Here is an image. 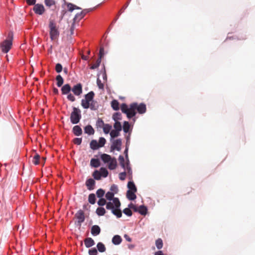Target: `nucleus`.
Instances as JSON below:
<instances>
[{"mask_svg": "<svg viewBox=\"0 0 255 255\" xmlns=\"http://www.w3.org/2000/svg\"><path fill=\"white\" fill-rule=\"evenodd\" d=\"M136 192L128 190L127 192V197L129 200H134L136 199V196L135 194Z\"/></svg>", "mask_w": 255, "mask_h": 255, "instance_id": "nucleus-23", "label": "nucleus"}, {"mask_svg": "<svg viewBox=\"0 0 255 255\" xmlns=\"http://www.w3.org/2000/svg\"><path fill=\"white\" fill-rule=\"evenodd\" d=\"M106 200L103 198H101L98 201V204L100 206H103L105 205H106Z\"/></svg>", "mask_w": 255, "mask_h": 255, "instance_id": "nucleus-55", "label": "nucleus"}, {"mask_svg": "<svg viewBox=\"0 0 255 255\" xmlns=\"http://www.w3.org/2000/svg\"><path fill=\"white\" fill-rule=\"evenodd\" d=\"M100 172L101 177H107L108 175L109 172L107 169L104 167H101L100 169Z\"/></svg>", "mask_w": 255, "mask_h": 255, "instance_id": "nucleus-36", "label": "nucleus"}, {"mask_svg": "<svg viewBox=\"0 0 255 255\" xmlns=\"http://www.w3.org/2000/svg\"><path fill=\"white\" fill-rule=\"evenodd\" d=\"M67 98L71 102H74L76 100L75 97L70 93L67 94Z\"/></svg>", "mask_w": 255, "mask_h": 255, "instance_id": "nucleus-60", "label": "nucleus"}, {"mask_svg": "<svg viewBox=\"0 0 255 255\" xmlns=\"http://www.w3.org/2000/svg\"><path fill=\"white\" fill-rule=\"evenodd\" d=\"M95 9V7L84 9L81 11L83 14V16H85L87 13L93 11Z\"/></svg>", "mask_w": 255, "mask_h": 255, "instance_id": "nucleus-51", "label": "nucleus"}, {"mask_svg": "<svg viewBox=\"0 0 255 255\" xmlns=\"http://www.w3.org/2000/svg\"><path fill=\"white\" fill-rule=\"evenodd\" d=\"M111 106L113 110L118 111L119 110V103L116 100H114L111 102Z\"/></svg>", "mask_w": 255, "mask_h": 255, "instance_id": "nucleus-33", "label": "nucleus"}, {"mask_svg": "<svg viewBox=\"0 0 255 255\" xmlns=\"http://www.w3.org/2000/svg\"><path fill=\"white\" fill-rule=\"evenodd\" d=\"M97 84L100 89L103 90L104 89V84L102 83L101 80L99 78H98L97 80Z\"/></svg>", "mask_w": 255, "mask_h": 255, "instance_id": "nucleus-59", "label": "nucleus"}, {"mask_svg": "<svg viewBox=\"0 0 255 255\" xmlns=\"http://www.w3.org/2000/svg\"><path fill=\"white\" fill-rule=\"evenodd\" d=\"M108 168L110 170L116 169L117 165V161L115 157L112 158L111 160L108 163Z\"/></svg>", "mask_w": 255, "mask_h": 255, "instance_id": "nucleus-19", "label": "nucleus"}, {"mask_svg": "<svg viewBox=\"0 0 255 255\" xmlns=\"http://www.w3.org/2000/svg\"><path fill=\"white\" fill-rule=\"evenodd\" d=\"M101 62V60L100 59H98L96 61V63L92 65L90 67L91 69H95L99 67Z\"/></svg>", "mask_w": 255, "mask_h": 255, "instance_id": "nucleus-46", "label": "nucleus"}, {"mask_svg": "<svg viewBox=\"0 0 255 255\" xmlns=\"http://www.w3.org/2000/svg\"><path fill=\"white\" fill-rule=\"evenodd\" d=\"M84 132L89 135H92L94 133V129L91 125H88L84 128Z\"/></svg>", "mask_w": 255, "mask_h": 255, "instance_id": "nucleus-22", "label": "nucleus"}, {"mask_svg": "<svg viewBox=\"0 0 255 255\" xmlns=\"http://www.w3.org/2000/svg\"><path fill=\"white\" fill-rule=\"evenodd\" d=\"M90 164L92 167L97 168L100 166V162L98 159L92 158L91 160Z\"/></svg>", "mask_w": 255, "mask_h": 255, "instance_id": "nucleus-26", "label": "nucleus"}, {"mask_svg": "<svg viewBox=\"0 0 255 255\" xmlns=\"http://www.w3.org/2000/svg\"><path fill=\"white\" fill-rule=\"evenodd\" d=\"M95 93L93 91H90L85 95V99L81 100V106L85 109H89V103L94 100Z\"/></svg>", "mask_w": 255, "mask_h": 255, "instance_id": "nucleus-5", "label": "nucleus"}, {"mask_svg": "<svg viewBox=\"0 0 255 255\" xmlns=\"http://www.w3.org/2000/svg\"><path fill=\"white\" fill-rule=\"evenodd\" d=\"M128 188L129 189L128 190H130L133 192H136V187L133 181H129L128 183Z\"/></svg>", "mask_w": 255, "mask_h": 255, "instance_id": "nucleus-30", "label": "nucleus"}, {"mask_svg": "<svg viewBox=\"0 0 255 255\" xmlns=\"http://www.w3.org/2000/svg\"><path fill=\"white\" fill-rule=\"evenodd\" d=\"M56 80L57 81V86L58 87H60L63 84L64 80L60 75H58L56 77Z\"/></svg>", "mask_w": 255, "mask_h": 255, "instance_id": "nucleus-31", "label": "nucleus"}, {"mask_svg": "<svg viewBox=\"0 0 255 255\" xmlns=\"http://www.w3.org/2000/svg\"><path fill=\"white\" fill-rule=\"evenodd\" d=\"M122 114L119 112L115 113L113 115V119L115 121H118V120H121L122 119Z\"/></svg>", "mask_w": 255, "mask_h": 255, "instance_id": "nucleus-37", "label": "nucleus"}, {"mask_svg": "<svg viewBox=\"0 0 255 255\" xmlns=\"http://www.w3.org/2000/svg\"><path fill=\"white\" fill-rule=\"evenodd\" d=\"M75 217L77 219L78 225L80 226L81 224L84 222L85 219L83 211L79 210L75 214Z\"/></svg>", "mask_w": 255, "mask_h": 255, "instance_id": "nucleus-9", "label": "nucleus"}, {"mask_svg": "<svg viewBox=\"0 0 255 255\" xmlns=\"http://www.w3.org/2000/svg\"><path fill=\"white\" fill-rule=\"evenodd\" d=\"M72 132L75 136H78L82 134V129L79 126L76 125L73 128Z\"/></svg>", "mask_w": 255, "mask_h": 255, "instance_id": "nucleus-14", "label": "nucleus"}, {"mask_svg": "<svg viewBox=\"0 0 255 255\" xmlns=\"http://www.w3.org/2000/svg\"><path fill=\"white\" fill-rule=\"evenodd\" d=\"M81 112L80 109L76 107L73 108V111L70 115V121L73 124L79 123L81 119Z\"/></svg>", "mask_w": 255, "mask_h": 255, "instance_id": "nucleus-4", "label": "nucleus"}, {"mask_svg": "<svg viewBox=\"0 0 255 255\" xmlns=\"http://www.w3.org/2000/svg\"><path fill=\"white\" fill-rule=\"evenodd\" d=\"M91 232L93 236H96L100 234L101 232V229L99 226L94 225L91 228Z\"/></svg>", "mask_w": 255, "mask_h": 255, "instance_id": "nucleus-16", "label": "nucleus"}, {"mask_svg": "<svg viewBox=\"0 0 255 255\" xmlns=\"http://www.w3.org/2000/svg\"><path fill=\"white\" fill-rule=\"evenodd\" d=\"M90 107L89 108L92 111H96L99 108V105L97 101L93 100L89 103Z\"/></svg>", "mask_w": 255, "mask_h": 255, "instance_id": "nucleus-20", "label": "nucleus"}, {"mask_svg": "<svg viewBox=\"0 0 255 255\" xmlns=\"http://www.w3.org/2000/svg\"><path fill=\"white\" fill-rule=\"evenodd\" d=\"M106 142V139L103 137H101L99 138L98 145L99 146V147H101L104 146Z\"/></svg>", "mask_w": 255, "mask_h": 255, "instance_id": "nucleus-48", "label": "nucleus"}, {"mask_svg": "<svg viewBox=\"0 0 255 255\" xmlns=\"http://www.w3.org/2000/svg\"><path fill=\"white\" fill-rule=\"evenodd\" d=\"M126 173L125 171L119 174V178L121 180H124L126 179Z\"/></svg>", "mask_w": 255, "mask_h": 255, "instance_id": "nucleus-62", "label": "nucleus"}, {"mask_svg": "<svg viewBox=\"0 0 255 255\" xmlns=\"http://www.w3.org/2000/svg\"><path fill=\"white\" fill-rule=\"evenodd\" d=\"M71 91L73 92L74 94L76 96H80L82 93V85L81 83H78L74 85Z\"/></svg>", "mask_w": 255, "mask_h": 255, "instance_id": "nucleus-11", "label": "nucleus"}, {"mask_svg": "<svg viewBox=\"0 0 255 255\" xmlns=\"http://www.w3.org/2000/svg\"><path fill=\"white\" fill-rule=\"evenodd\" d=\"M130 125L128 122L125 121L123 125V130L125 133H129L131 130H129Z\"/></svg>", "mask_w": 255, "mask_h": 255, "instance_id": "nucleus-29", "label": "nucleus"}, {"mask_svg": "<svg viewBox=\"0 0 255 255\" xmlns=\"http://www.w3.org/2000/svg\"><path fill=\"white\" fill-rule=\"evenodd\" d=\"M96 214L99 216H104L106 213V210L103 207H98L96 211Z\"/></svg>", "mask_w": 255, "mask_h": 255, "instance_id": "nucleus-35", "label": "nucleus"}, {"mask_svg": "<svg viewBox=\"0 0 255 255\" xmlns=\"http://www.w3.org/2000/svg\"><path fill=\"white\" fill-rule=\"evenodd\" d=\"M156 248L158 249H161L163 247L162 240L161 239H158L155 242Z\"/></svg>", "mask_w": 255, "mask_h": 255, "instance_id": "nucleus-45", "label": "nucleus"}, {"mask_svg": "<svg viewBox=\"0 0 255 255\" xmlns=\"http://www.w3.org/2000/svg\"><path fill=\"white\" fill-rule=\"evenodd\" d=\"M110 190L112 192L114 193V194L117 193L119 190L118 186L115 184L112 185L111 186Z\"/></svg>", "mask_w": 255, "mask_h": 255, "instance_id": "nucleus-52", "label": "nucleus"}, {"mask_svg": "<svg viewBox=\"0 0 255 255\" xmlns=\"http://www.w3.org/2000/svg\"><path fill=\"white\" fill-rule=\"evenodd\" d=\"M93 176L95 180H99L101 179V176L100 171L95 170L93 173Z\"/></svg>", "mask_w": 255, "mask_h": 255, "instance_id": "nucleus-38", "label": "nucleus"}, {"mask_svg": "<svg viewBox=\"0 0 255 255\" xmlns=\"http://www.w3.org/2000/svg\"><path fill=\"white\" fill-rule=\"evenodd\" d=\"M55 70L57 73H60L62 70V66L60 63L56 64L55 66Z\"/></svg>", "mask_w": 255, "mask_h": 255, "instance_id": "nucleus-58", "label": "nucleus"}, {"mask_svg": "<svg viewBox=\"0 0 255 255\" xmlns=\"http://www.w3.org/2000/svg\"><path fill=\"white\" fill-rule=\"evenodd\" d=\"M128 146H126L125 150L124 151V154L125 155V157L127 160L126 163L125 162V159L123 155H120L119 157V160L120 162V164L121 166V167L124 168V169H126L127 170V172L128 174H132V171L131 167L129 165V161L128 160Z\"/></svg>", "mask_w": 255, "mask_h": 255, "instance_id": "nucleus-2", "label": "nucleus"}, {"mask_svg": "<svg viewBox=\"0 0 255 255\" xmlns=\"http://www.w3.org/2000/svg\"><path fill=\"white\" fill-rule=\"evenodd\" d=\"M85 245L86 248H89L95 245V242L91 238H87L84 240Z\"/></svg>", "mask_w": 255, "mask_h": 255, "instance_id": "nucleus-17", "label": "nucleus"}, {"mask_svg": "<svg viewBox=\"0 0 255 255\" xmlns=\"http://www.w3.org/2000/svg\"><path fill=\"white\" fill-rule=\"evenodd\" d=\"M120 207L121 203L118 198H114L112 202L110 201L106 204V209L111 210L112 213L118 218H120L122 216V212Z\"/></svg>", "mask_w": 255, "mask_h": 255, "instance_id": "nucleus-1", "label": "nucleus"}, {"mask_svg": "<svg viewBox=\"0 0 255 255\" xmlns=\"http://www.w3.org/2000/svg\"><path fill=\"white\" fill-rule=\"evenodd\" d=\"M45 4L48 6L55 4V1H45Z\"/></svg>", "mask_w": 255, "mask_h": 255, "instance_id": "nucleus-64", "label": "nucleus"}, {"mask_svg": "<svg viewBox=\"0 0 255 255\" xmlns=\"http://www.w3.org/2000/svg\"><path fill=\"white\" fill-rule=\"evenodd\" d=\"M123 213L127 215L128 216H129V217H130L131 216L132 214V213L131 211V210L130 209L128 208H125L124 210H123Z\"/></svg>", "mask_w": 255, "mask_h": 255, "instance_id": "nucleus-53", "label": "nucleus"}, {"mask_svg": "<svg viewBox=\"0 0 255 255\" xmlns=\"http://www.w3.org/2000/svg\"><path fill=\"white\" fill-rule=\"evenodd\" d=\"M95 185V181L92 178L88 179L86 181V185L87 187V189L89 190H92L94 189V186Z\"/></svg>", "mask_w": 255, "mask_h": 255, "instance_id": "nucleus-13", "label": "nucleus"}, {"mask_svg": "<svg viewBox=\"0 0 255 255\" xmlns=\"http://www.w3.org/2000/svg\"><path fill=\"white\" fill-rule=\"evenodd\" d=\"M135 110H137L139 114H143L146 112V105L143 103H140L139 105H138L136 103Z\"/></svg>", "mask_w": 255, "mask_h": 255, "instance_id": "nucleus-12", "label": "nucleus"}, {"mask_svg": "<svg viewBox=\"0 0 255 255\" xmlns=\"http://www.w3.org/2000/svg\"><path fill=\"white\" fill-rule=\"evenodd\" d=\"M128 3H126L123 6V7L120 10L119 12V14H118V17L115 19V22L117 19L118 18H119V16L120 14H121L123 12H124L125 10L127 8V7L128 6Z\"/></svg>", "mask_w": 255, "mask_h": 255, "instance_id": "nucleus-50", "label": "nucleus"}, {"mask_svg": "<svg viewBox=\"0 0 255 255\" xmlns=\"http://www.w3.org/2000/svg\"><path fill=\"white\" fill-rule=\"evenodd\" d=\"M128 207L130 209H133L134 212H137V208L136 207L135 205H133L132 203H130L129 204H128Z\"/></svg>", "mask_w": 255, "mask_h": 255, "instance_id": "nucleus-63", "label": "nucleus"}, {"mask_svg": "<svg viewBox=\"0 0 255 255\" xmlns=\"http://www.w3.org/2000/svg\"><path fill=\"white\" fill-rule=\"evenodd\" d=\"M97 250L95 248H93L89 250V255H97Z\"/></svg>", "mask_w": 255, "mask_h": 255, "instance_id": "nucleus-57", "label": "nucleus"}, {"mask_svg": "<svg viewBox=\"0 0 255 255\" xmlns=\"http://www.w3.org/2000/svg\"><path fill=\"white\" fill-rule=\"evenodd\" d=\"M104 55V49L103 47H101L99 51V58L98 59H102V58Z\"/></svg>", "mask_w": 255, "mask_h": 255, "instance_id": "nucleus-61", "label": "nucleus"}, {"mask_svg": "<svg viewBox=\"0 0 255 255\" xmlns=\"http://www.w3.org/2000/svg\"><path fill=\"white\" fill-rule=\"evenodd\" d=\"M90 148L93 150H96L99 148L98 143L96 140H92L90 143Z\"/></svg>", "mask_w": 255, "mask_h": 255, "instance_id": "nucleus-28", "label": "nucleus"}, {"mask_svg": "<svg viewBox=\"0 0 255 255\" xmlns=\"http://www.w3.org/2000/svg\"><path fill=\"white\" fill-rule=\"evenodd\" d=\"M50 29V37L52 40L58 38L59 32L56 27V23L53 20H50L49 24Z\"/></svg>", "mask_w": 255, "mask_h": 255, "instance_id": "nucleus-6", "label": "nucleus"}, {"mask_svg": "<svg viewBox=\"0 0 255 255\" xmlns=\"http://www.w3.org/2000/svg\"><path fill=\"white\" fill-rule=\"evenodd\" d=\"M29 5H34L33 10L35 13L38 15H42L45 11L44 6L41 4H35L36 1H26Z\"/></svg>", "mask_w": 255, "mask_h": 255, "instance_id": "nucleus-7", "label": "nucleus"}, {"mask_svg": "<svg viewBox=\"0 0 255 255\" xmlns=\"http://www.w3.org/2000/svg\"><path fill=\"white\" fill-rule=\"evenodd\" d=\"M106 198L107 200H109V201H111L113 200L114 198H115V197H114V193L112 192H108L106 194Z\"/></svg>", "mask_w": 255, "mask_h": 255, "instance_id": "nucleus-42", "label": "nucleus"}, {"mask_svg": "<svg viewBox=\"0 0 255 255\" xmlns=\"http://www.w3.org/2000/svg\"><path fill=\"white\" fill-rule=\"evenodd\" d=\"M121 109L123 113L127 114L128 112V107L126 104L123 103L121 105Z\"/></svg>", "mask_w": 255, "mask_h": 255, "instance_id": "nucleus-43", "label": "nucleus"}, {"mask_svg": "<svg viewBox=\"0 0 255 255\" xmlns=\"http://www.w3.org/2000/svg\"><path fill=\"white\" fill-rule=\"evenodd\" d=\"M147 209L144 205H140L138 208H137V211L139 214L142 215H145L147 213Z\"/></svg>", "mask_w": 255, "mask_h": 255, "instance_id": "nucleus-24", "label": "nucleus"}, {"mask_svg": "<svg viewBox=\"0 0 255 255\" xmlns=\"http://www.w3.org/2000/svg\"><path fill=\"white\" fill-rule=\"evenodd\" d=\"M82 141V138L81 137H76L73 139V142L75 144L80 145Z\"/></svg>", "mask_w": 255, "mask_h": 255, "instance_id": "nucleus-54", "label": "nucleus"}, {"mask_svg": "<svg viewBox=\"0 0 255 255\" xmlns=\"http://www.w3.org/2000/svg\"><path fill=\"white\" fill-rule=\"evenodd\" d=\"M97 247L98 249V250L100 253H103L106 251V247L104 245V244L101 242H99L97 244Z\"/></svg>", "mask_w": 255, "mask_h": 255, "instance_id": "nucleus-34", "label": "nucleus"}, {"mask_svg": "<svg viewBox=\"0 0 255 255\" xmlns=\"http://www.w3.org/2000/svg\"><path fill=\"white\" fill-rule=\"evenodd\" d=\"M105 193V191L102 189H99L96 192V195L97 197L100 198H102Z\"/></svg>", "mask_w": 255, "mask_h": 255, "instance_id": "nucleus-47", "label": "nucleus"}, {"mask_svg": "<svg viewBox=\"0 0 255 255\" xmlns=\"http://www.w3.org/2000/svg\"><path fill=\"white\" fill-rule=\"evenodd\" d=\"M40 155L36 153L33 157L32 162L35 165H38L39 163Z\"/></svg>", "mask_w": 255, "mask_h": 255, "instance_id": "nucleus-41", "label": "nucleus"}, {"mask_svg": "<svg viewBox=\"0 0 255 255\" xmlns=\"http://www.w3.org/2000/svg\"><path fill=\"white\" fill-rule=\"evenodd\" d=\"M105 126L104 122L102 119L99 118L96 122V126L97 128H103Z\"/></svg>", "mask_w": 255, "mask_h": 255, "instance_id": "nucleus-44", "label": "nucleus"}, {"mask_svg": "<svg viewBox=\"0 0 255 255\" xmlns=\"http://www.w3.org/2000/svg\"><path fill=\"white\" fill-rule=\"evenodd\" d=\"M136 103L131 104L128 108V112L127 113V116L128 119H131L136 115L135 112Z\"/></svg>", "mask_w": 255, "mask_h": 255, "instance_id": "nucleus-8", "label": "nucleus"}, {"mask_svg": "<svg viewBox=\"0 0 255 255\" xmlns=\"http://www.w3.org/2000/svg\"><path fill=\"white\" fill-rule=\"evenodd\" d=\"M84 16L83 14L80 12L79 13H77L74 16L73 18V22L74 23H78L82 18H83Z\"/></svg>", "mask_w": 255, "mask_h": 255, "instance_id": "nucleus-25", "label": "nucleus"}, {"mask_svg": "<svg viewBox=\"0 0 255 255\" xmlns=\"http://www.w3.org/2000/svg\"><path fill=\"white\" fill-rule=\"evenodd\" d=\"M122 139L121 138L114 140L111 146L112 150H117L120 151L121 150Z\"/></svg>", "mask_w": 255, "mask_h": 255, "instance_id": "nucleus-10", "label": "nucleus"}, {"mask_svg": "<svg viewBox=\"0 0 255 255\" xmlns=\"http://www.w3.org/2000/svg\"><path fill=\"white\" fill-rule=\"evenodd\" d=\"M130 132L128 133V134L126 135V146H128L130 145Z\"/></svg>", "mask_w": 255, "mask_h": 255, "instance_id": "nucleus-56", "label": "nucleus"}, {"mask_svg": "<svg viewBox=\"0 0 255 255\" xmlns=\"http://www.w3.org/2000/svg\"><path fill=\"white\" fill-rule=\"evenodd\" d=\"M103 128V131L105 132V133L107 134L110 132L112 127V126H111L109 124H105V126H104Z\"/></svg>", "mask_w": 255, "mask_h": 255, "instance_id": "nucleus-40", "label": "nucleus"}, {"mask_svg": "<svg viewBox=\"0 0 255 255\" xmlns=\"http://www.w3.org/2000/svg\"><path fill=\"white\" fill-rule=\"evenodd\" d=\"M101 158L105 163H108L112 159L110 155L106 153L102 154L101 156Z\"/></svg>", "mask_w": 255, "mask_h": 255, "instance_id": "nucleus-21", "label": "nucleus"}, {"mask_svg": "<svg viewBox=\"0 0 255 255\" xmlns=\"http://www.w3.org/2000/svg\"><path fill=\"white\" fill-rule=\"evenodd\" d=\"M120 134V131L117 130H112L110 132V135L112 138H115L118 136Z\"/></svg>", "mask_w": 255, "mask_h": 255, "instance_id": "nucleus-49", "label": "nucleus"}, {"mask_svg": "<svg viewBox=\"0 0 255 255\" xmlns=\"http://www.w3.org/2000/svg\"><path fill=\"white\" fill-rule=\"evenodd\" d=\"M112 243L115 245H119L122 242V239L119 235H115L112 240Z\"/></svg>", "mask_w": 255, "mask_h": 255, "instance_id": "nucleus-18", "label": "nucleus"}, {"mask_svg": "<svg viewBox=\"0 0 255 255\" xmlns=\"http://www.w3.org/2000/svg\"><path fill=\"white\" fill-rule=\"evenodd\" d=\"M96 198L95 194L91 193L89 195L88 201L90 204L92 205L96 203Z\"/></svg>", "mask_w": 255, "mask_h": 255, "instance_id": "nucleus-32", "label": "nucleus"}, {"mask_svg": "<svg viewBox=\"0 0 255 255\" xmlns=\"http://www.w3.org/2000/svg\"><path fill=\"white\" fill-rule=\"evenodd\" d=\"M7 38V39H5L0 44L1 51L4 53H7L11 47L12 44V33L11 32L8 33Z\"/></svg>", "mask_w": 255, "mask_h": 255, "instance_id": "nucleus-3", "label": "nucleus"}, {"mask_svg": "<svg viewBox=\"0 0 255 255\" xmlns=\"http://www.w3.org/2000/svg\"><path fill=\"white\" fill-rule=\"evenodd\" d=\"M71 91V87L69 84L64 85L61 88V92L63 95H67Z\"/></svg>", "mask_w": 255, "mask_h": 255, "instance_id": "nucleus-15", "label": "nucleus"}, {"mask_svg": "<svg viewBox=\"0 0 255 255\" xmlns=\"http://www.w3.org/2000/svg\"><path fill=\"white\" fill-rule=\"evenodd\" d=\"M66 5H67V7L68 10L70 11H72L74 9H81V7H78V6H76V5L72 4L71 3H67Z\"/></svg>", "mask_w": 255, "mask_h": 255, "instance_id": "nucleus-27", "label": "nucleus"}, {"mask_svg": "<svg viewBox=\"0 0 255 255\" xmlns=\"http://www.w3.org/2000/svg\"><path fill=\"white\" fill-rule=\"evenodd\" d=\"M115 123L114 125V128L115 129L118 131H121L122 129V127L121 124L119 121H115Z\"/></svg>", "mask_w": 255, "mask_h": 255, "instance_id": "nucleus-39", "label": "nucleus"}]
</instances>
